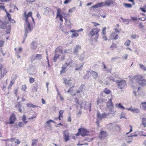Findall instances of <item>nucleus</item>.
Listing matches in <instances>:
<instances>
[{
  "mask_svg": "<svg viewBox=\"0 0 146 146\" xmlns=\"http://www.w3.org/2000/svg\"><path fill=\"white\" fill-rule=\"evenodd\" d=\"M125 139L127 141V143L128 144H130L132 142L133 139L130 136H129L126 137Z\"/></svg>",
  "mask_w": 146,
  "mask_h": 146,
  "instance_id": "nucleus-23",
  "label": "nucleus"
},
{
  "mask_svg": "<svg viewBox=\"0 0 146 146\" xmlns=\"http://www.w3.org/2000/svg\"><path fill=\"white\" fill-rule=\"evenodd\" d=\"M16 117L14 114H12L10 118V122L9 124H13L16 120Z\"/></svg>",
  "mask_w": 146,
  "mask_h": 146,
  "instance_id": "nucleus-15",
  "label": "nucleus"
},
{
  "mask_svg": "<svg viewBox=\"0 0 146 146\" xmlns=\"http://www.w3.org/2000/svg\"><path fill=\"white\" fill-rule=\"evenodd\" d=\"M102 100L99 99H98L97 100V104L98 105H100V104L102 102Z\"/></svg>",
  "mask_w": 146,
  "mask_h": 146,
  "instance_id": "nucleus-50",
  "label": "nucleus"
},
{
  "mask_svg": "<svg viewBox=\"0 0 146 146\" xmlns=\"http://www.w3.org/2000/svg\"><path fill=\"white\" fill-rule=\"evenodd\" d=\"M107 106L110 110V112L111 114V117H112L115 115V111L114 109V107L113 102H112V98H111L109 99L107 102Z\"/></svg>",
  "mask_w": 146,
  "mask_h": 146,
  "instance_id": "nucleus-3",
  "label": "nucleus"
},
{
  "mask_svg": "<svg viewBox=\"0 0 146 146\" xmlns=\"http://www.w3.org/2000/svg\"><path fill=\"white\" fill-rule=\"evenodd\" d=\"M15 138H12L10 139H8L7 140H3V141H10L11 142H13V141H15Z\"/></svg>",
  "mask_w": 146,
  "mask_h": 146,
  "instance_id": "nucleus-41",
  "label": "nucleus"
},
{
  "mask_svg": "<svg viewBox=\"0 0 146 146\" xmlns=\"http://www.w3.org/2000/svg\"><path fill=\"white\" fill-rule=\"evenodd\" d=\"M32 13L31 12H29L27 14H26V12H25L24 13V16L25 17V21H29L28 18L30 17H32Z\"/></svg>",
  "mask_w": 146,
  "mask_h": 146,
  "instance_id": "nucleus-13",
  "label": "nucleus"
},
{
  "mask_svg": "<svg viewBox=\"0 0 146 146\" xmlns=\"http://www.w3.org/2000/svg\"><path fill=\"white\" fill-rule=\"evenodd\" d=\"M62 50L59 48H57L56 49L55 51V54L53 58V61L54 62H56L57 59L60 56V54L59 53H62Z\"/></svg>",
  "mask_w": 146,
  "mask_h": 146,
  "instance_id": "nucleus-7",
  "label": "nucleus"
},
{
  "mask_svg": "<svg viewBox=\"0 0 146 146\" xmlns=\"http://www.w3.org/2000/svg\"><path fill=\"white\" fill-rule=\"evenodd\" d=\"M110 47L113 50L114 49L116 48L117 45L113 43L112 44L111 46Z\"/></svg>",
  "mask_w": 146,
  "mask_h": 146,
  "instance_id": "nucleus-42",
  "label": "nucleus"
},
{
  "mask_svg": "<svg viewBox=\"0 0 146 146\" xmlns=\"http://www.w3.org/2000/svg\"><path fill=\"white\" fill-rule=\"evenodd\" d=\"M103 67L104 70L107 71L108 72H110L111 71V69H107L106 67L104 64H103Z\"/></svg>",
  "mask_w": 146,
  "mask_h": 146,
  "instance_id": "nucleus-53",
  "label": "nucleus"
},
{
  "mask_svg": "<svg viewBox=\"0 0 146 146\" xmlns=\"http://www.w3.org/2000/svg\"><path fill=\"white\" fill-rule=\"evenodd\" d=\"M78 34L77 33H74L72 34V35L71 36V37L72 38H74L75 37H77L78 36Z\"/></svg>",
  "mask_w": 146,
  "mask_h": 146,
  "instance_id": "nucleus-46",
  "label": "nucleus"
},
{
  "mask_svg": "<svg viewBox=\"0 0 146 146\" xmlns=\"http://www.w3.org/2000/svg\"><path fill=\"white\" fill-rule=\"evenodd\" d=\"M92 23L94 24V26L95 27L100 25L99 24L94 22H92Z\"/></svg>",
  "mask_w": 146,
  "mask_h": 146,
  "instance_id": "nucleus-60",
  "label": "nucleus"
},
{
  "mask_svg": "<svg viewBox=\"0 0 146 146\" xmlns=\"http://www.w3.org/2000/svg\"><path fill=\"white\" fill-rule=\"evenodd\" d=\"M124 118L126 119L125 117V114L123 112L121 114L120 118Z\"/></svg>",
  "mask_w": 146,
  "mask_h": 146,
  "instance_id": "nucleus-47",
  "label": "nucleus"
},
{
  "mask_svg": "<svg viewBox=\"0 0 146 146\" xmlns=\"http://www.w3.org/2000/svg\"><path fill=\"white\" fill-rule=\"evenodd\" d=\"M36 54L32 55L30 57V59L31 62H33L35 60H36Z\"/></svg>",
  "mask_w": 146,
  "mask_h": 146,
  "instance_id": "nucleus-30",
  "label": "nucleus"
},
{
  "mask_svg": "<svg viewBox=\"0 0 146 146\" xmlns=\"http://www.w3.org/2000/svg\"><path fill=\"white\" fill-rule=\"evenodd\" d=\"M64 139L65 141H67L70 140L69 134L68 131H65L63 132Z\"/></svg>",
  "mask_w": 146,
  "mask_h": 146,
  "instance_id": "nucleus-12",
  "label": "nucleus"
},
{
  "mask_svg": "<svg viewBox=\"0 0 146 146\" xmlns=\"http://www.w3.org/2000/svg\"><path fill=\"white\" fill-rule=\"evenodd\" d=\"M75 102L76 103V104H78L81 106V108H82V102L80 101L79 102L78 100V99L77 98H76L75 99Z\"/></svg>",
  "mask_w": 146,
  "mask_h": 146,
  "instance_id": "nucleus-32",
  "label": "nucleus"
},
{
  "mask_svg": "<svg viewBox=\"0 0 146 146\" xmlns=\"http://www.w3.org/2000/svg\"><path fill=\"white\" fill-rule=\"evenodd\" d=\"M103 92L106 94H110L111 91L109 89H108L106 88L103 91Z\"/></svg>",
  "mask_w": 146,
  "mask_h": 146,
  "instance_id": "nucleus-37",
  "label": "nucleus"
},
{
  "mask_svg": "<svg viewBox=\"0 0 146 146\" xmlns=\"http://www.w3.org/2000/svg\"><path fill=\"white\" fill-rule=\"evenodd\" d=\"M84 85H82L79 88V90L80 91V92H82L83 91V89L84 87Z\"/></svg>",
  "mask_w": 146,
  "mask_h": 146,
  "instance_id": "nucleus-49",
  "label": "nucleus"
},
{
  "mask_svg": "<svg viewBox=\"0 0 146 146\" xmlns=\"http://www.w3.org/2000/svg\"><path fill=\"white\" fill-rule=\"evenodd\" d=\"M78 133L80 132V135L84 137L87 136L88 134V131L84 129H78Z\"/></svg>",
  "mask_w": 146,
  "mask_h": 146,
  "instance_id": "nucleus-11",
  "label": "nucleus"
},
{
  "mask_svg": "<svg viewBox=\"0 0 146 146\" xmlns=\"http://www.w3.org/2000/svg\"><path fill=\"white\" fill-rule=\"evenodd\" d=\"M11 29V27H9L8 29L6 31V33H10V30Z\"/></svg>",
  "mask_w": 146,
  "mask_h": 146,
  "instance_id": "nucleus-64",
  "label": "nucleus"
},
{
  "mask_svg": "<svg viewBox=\"0 0 146 146\" xmlns=\"http://www.w3.org/2000/svg\"><path fill=\"white\" fill-rule=\"evenodd\" d=\"M111 114V113H103L102 114H100L99 112H98L97 114V118L100 120H102L103 118H106L108 116H110V117Z\"/></svg>",
  "mask_w": 146,
  "mask_h": 146,
  "instance_id": "nucleus-6",
  "label": "nucleus"
},
{
  "mask_svg": "<svg viewBox=\"0 0 146 146\" xmlns=\"http://www.w3.org/2000/svg\"><path fill=\"white\" fill-rule=\"evenodd\" d=\"M24 124L23 122H19L18 123H15L14 126L16 128L21 127L24 125Z\"/></svg>",
  "mask_w": 146,
  "mask_h": 146,
  "instance_id": "nucleus-18",
  "label": "nucleus"
},
{
  "mask_svg": "<svg viewBox=\"0 0 146 146\" xmlns=\"http://www.w3.org/2000/svg\"><path fill=\"white\" fill-rule=\"evenodd\" d=\"M141 124L143 125L144 127H146V118L143 117L142 118Z\"/></svg>",
  "mask_w": 146,
  "mask_h": 146,
  "instance_id": "nucleus-25",
  "label": "nucleus"
},
{
  "mask_svg": "<svg viewBox=\"0 0 146 146\" xmlns=\"http://www.w3.org/2000/svg\"><path fill=\"white\" fill-rule=\"evenodd\" d=\"M26 86L25 85H24L22 86V90L23 91H25L26 89Z\"/></svg>",
  "mask_w": 146,
  "mask_h": 146,
  "instance_id": "nucleus-57",
  "label": "nucleus"
},
{
  "mask_svg": "<svg viewBox=\"0 0 146 146\" xmlns=\"http://www.w3.org/2000/svg\"><path fill=\"white\" fill-rule=\"evenodd\" d=\"M73 63V61L70 59H68L66 63L62 67V70L60 71L61 73L64 72L65 71L66 68L68 65H70Z\"/></svg>",
  "mask_w": 146,
  "mask_h": 146,
  "instance_id": "nucleus-8",
  "label": "nucleus"
},
{
  "mask_svg": "<svg viewBox=\"0 0 146 146\" xmlns=\"http://www.w3.org/2000/svg\"><path fill=\"white\" fill-rule=\"evenodd\" d=\"M84 53H83V54H84ZM84 58V54H83L79 58V60H83Z\"/></svg>",
  "mask_w": 146,
  "mask_h": 146,
  "instance_id": "nucleus-55",
  "label": "nucleus"
},
{
  "mask_svg": "<svg viewBox=\"0 0 146 146\" xmlns=\"http://www.w3.org/2000/svg\"><path fill=\"white\" fill-rule=\"evenodd\" d=\"M100 29L97 28H94L91 30L90 31L89 35L91 38L94 37L95 39H98L99 36V33Z\"/></svg>",
  "mask_w": 146,
  "mask_h": 146,
  "instance_id": "nucleus-2",
  "label": "nucleus"
},
{
  "mask_svg": "<svg viewBox=\"0 0 146 146\" xmlns=\"http://www.w3.org/2000/svg\"><path fill=\"white\" fill-rule=\"evenodd\" d=\"M131 43V41L129 40H125L124 43L125 45L126 46H129Z\"/></svg>",
  "mask_w": 146,
  "mask_h": 146,
  "instance_id": "nucleus-36",
  "label": "nucleus"
},
{
  "mask_svg": "<svg viewBox=\"0 0 146 146\" xmlns=\"http://www.w3.org/2000/svg\"><path fill=\"white\" fill-rule=\"evenodd\" d=\"M133 79V81H136L142 86H144L146 85V80L142 76L139 75L135 76Z\"/></svg>",
  "mask_w": 146,
  "mask_h": 146,
  "instance_id": "nucleus-1",
  "label": "nucleus"
},
{
  "mask_svg": "<svg viewBox=\"0 0 146 146\" xmlns=\"http://www.w3.org/2000/svg\"><path fill=\"white\" fill-rule=\"evenodd\" d=\"M65 13H62L60 9L58 8L57 9V13L56 18H58L61 22L63 21V18L65 16Z\"/></svg>",
  "mask_w": 146,
  "mask_h": 146,
  "instance_id": "nucleus-5",
  "label": "nucleus"
},
{
  "mask_svg": "<svg viewBox=\"0 0 146 146\" xmlns=\"http://www.w3.org/2000/svg\"><path fill=\"white\" fill-rule=\"evenodd\" d=\"M15 107L17 110H18L19 108V107L20 108H21V106L19 102H18L17 104L15 105Z\"/></svg>",
  "mask_w": 146,
  "mask_h": 146,
  "instance_id": "nucleus-40",
  "label": "nucleus"
},
{
  "mask_svg": "<svg viewBox=\"0 0 146 146\" xmlns=\"http://www.w3.org/2000/svg\"><path fill=\"white\" fill-rule=\"evenodd\" d=\"M106 35H102V39L106 41L107 40V38Z\"/></svg>",
  "mask_w": 146,
  "mask_h": 146,
  "instance_id": "nucleus-48",
  "label": "nucleus"
},
{
  "mask_svg": "<svg viewBox=\"0 0 146 146\" xmlns=\"http://www.w3.org/2000/svg\"><path fill=\"white\" fill-rule=\"evenodd\" d=\"M20 143V141L18 139H15V143H17V144H19Z\"/></svg>",
  "mask_w": 146,
  "mask_h": 146,
  "instance_id": "nucleus-61",
  "label": "nucleus"
},
{
  "mask_svg": "<svg viewBox=\"0 0 146 146\" xmlns=\"http://www.w3.org/2000/svg\"><path fill=\"white\" fill-rule=\"evenodd\" d=\"M116 105L117 107H118L119 108L123 110H124L125 109V108L123 106H122L121 104H116Z\"/></svg>",
  "mask_w": 146,
  "mask_h": 146,
  "instance_id": "nucleus-39",
  "label": "nucleus"
},
{
  "mask_svg": "<svg viewBox=\"0 0 146 146\" xmlns=\"http://www.w3.org/2000/svg\"><path fill=\"white\" fill-rule=\"evenodd\" d=\"M72 0H65V1L64 2V4H67L68 3H70Z\"/></svg>",
  "mask_w": 146,
  "mask_h": 146,
  "instance_id": "nucleus-56",
  "label": "nucleus"
},
{
  "mask_svg": "<svg viewBox=\"0 0 146 146\" xmlns=\"http://www.w3.org/2000/svg\"><path fill=\"white\" fill-rule=\"evenodd\" d=\"M118 87L120 89H122L126 85L125 81L124 80H119L116 81Z\"/></svg>",
  "mask_w": 146,
  "mask_h": 146,
  "instance_id": "nucleus-9",
  "label": "nucleus"
},
{
  "mask_svg": "<svg viewBox=\"0 0 146 146\" xmlns=\"http://www.w3.org/2000/svg\"><path fill=\"white\" fill-rule=\"evenodd\" d=\"M118 38V35H115V36H114V37H113L112 38V39H114V40H116Z\"/></svg>",
  "mask_w": 146,
  "mask_h": 146,
  "instance_id": "nucleus-59",
  "label": "nucleus"
},
{
  "mask_svg": "<svg viewBox=\"0 0 146 146\" xmlns=\"http://www.w3.org/2000/svg\"><path fill=\"white\" fill-rule=\"evenodd\" d=\"M81 49V46L79 45H77L74 49L73 53L75 54H77L79 51Z\"/></svg>",
  "mask_w": 146,
  "mask_h": 146,
  "instance_id": "nucleus-14",
  "label": "nucleus"
},
{
  "mask_svg": "<svg viewBox=\"0 0 146 146\" xmlns=\"http://www.w3.org/2000/svg\"><path fill=\"white\" fill-rule=\"evenodd\" d=\"M91 74L92 76L94 78L96 79L98 76V74L97 73L94 71H92L91 72Z\"/></svg>",
  "mask_w": 146,
  "mask_h": 146,
  "instance_id": "nucleus-29",
  "label": "nucleus"
},
{
  "mask_svg": "<svg viewBox=\"0 0 146 146\" xmlns=\"http://www.w3.org/2000/svg\"><path fill=\"white\" fill-rule=\"evenodd\" d=\"M64 112V111L63 110H61L59 111L58 119L59 120H61V118H63V113Z\"/></svg>",
  "mask_w": 146,
  "mask_h": 146,
  "instance_id": "nucleus-26",
  "label": "nucleus"
},
{
  "mask_svg": "<svg viewBox=\"0 0 146 146\" xmlns=\"http://www.w3.org/2000/svg\"><path fill=\"white\" fill-rule=\"evenodd\" d=\"M36 60H40L42 59V56L41 54H36Z\"/></svg>",
  "mask_w": 146,
  "mask_h": 146,
  "instance_id": "nucleus-28",
  "label": "nucleus"
},
{
  "mask_svg": "<svg viewBox=\"0 0 146 146\" xmlns=\"http://www.w3.org/2000/svg\"><path fill=\"white\" fill-rule=\"evenodd\" d=\"M64 18L65 20V25H66L68 27H69L70 28H71V23L70 21L69 20L66 19V16H64V17L63 18Z\"/></svg>",
  "mask_w": 146,
  "mask_h": 146,
  "instance_id": "nucleus-17",
  "label": "nucleus"
},
{
  "mask_svg": "<svg viewBox=\"0 0 146 146\" xmlns=\"http://www.w3.org/2000/svg\"><path fill=\"white\" fill-rule=\"evenodd\" d=\"M5 7L4 6L1 5L0 6V10H5Z\"/></svg>",
  "mask_w": 146,
  "mask_h": 146,
  "instance_id": "nucleus-63",
  "label": "nucleus"
},
{
  "mask_svg": "<svg viewBox=\"0 0 146 146\" xmlns=\"http://www.w3.org/2000/svg\"><path fill=\"white\" fill-rule=\"evenodd\" d=\"M75 9V8H73L71 9H69L68 10V12L70 13H72L73 12L74 10Z\"/></svg>",
  "mask_w": 146,
  "mask_h": 146,
  "instance_id": "nucleus-62",
  "label": "nucleus"
},
{
  "mask_svg": "<svg viewBox=\"0 0 146 146\" xmlns=\"http://www.w3.org/2000/svg\"><path fill=\"white\" fill-rule=\"evenodd\" d=\"M139 66L141 69L144 71H146V67L145 66L141 64H139Z\"/></svg>",
  "mask_w": 146,
  "mask_h": 146,
  "instance_id": "nucleus-34",
  "label": "nucleus"
},
{
  "mask_svg": "<svg viewBox=\"0 0 146 146\" xmlns=\"http://www.w3.org/2000/svg\"><path fill=\"white\" fill-rule=\"evenodd\" d=\"M7 72V71L5 69H4L2 72V71H1V77H3L5 75Z\"/></svg>",
  "mask_w": 146,
  "mask_h": 146,
  "instance_id": "nucleus-33",
  "label": "nucleus"
},
{
  "mask_svg": "<svg viewBox=\"0 0 146 146\" xmlns=\"http://www.w3.org/2000/svg\"><path fill=\"white\" fill-rule=\"evenodd\" d=\"M64 80L66 85L69 86L71 84V80L70 79L64 78Z\"/></svg>",
  "mask_w": 146,
  "mask_h": 146,
  "instance_id": "nucleus-24",
  "label": "nucleus"
},
{
  "mask_svg": "<svg viewBox=\"0 0 146 146\" xmlns=\"http://www.w3.org/2000/svg\"><path fill=\"white\" fill-rule=\"evenodd\" d=\"M37 44L36 42H33L31 43V47L32 49L35 50L37 48Z\"/></svg>",
  "mask_w": 146,
  "mask_h": 146,
  "instance_id": "nucleus-21",
  "label": "nucleus"
},
{
  "mask_svg": "<svg viewBox=\"0 0 146 146\" xmlns=\"http://www.w3.org/2000/svg\"><path fill=\"white\" fill-rule=\"evenodd\" d=\"M83 67V65H81L80 66L79 68H77L76 69H75V70H82V68Z\"/></svg>",
  "mask_w": 146,
  "mask_h": 146,
  "instance_id": "nucleus-54",
  "label": "nucleus"
},
{
  "mask_svg": "<svg viewBox=\"0 0 146 146\" xmlns=\"http://www.w3.org/2000/svg\"><path fill=\"white\" fill-rule=\"evenodd\" d=\"M113 3V0H106L105 3L102 2L100 3V7L107 6H109Z\"/></svg>",
  "mask_w": 146,
  "mask_h": 146,
  "instance_id": "nucleus-10",
  "label": "nucleus"
},
{
  "mask_svg": "<svg viewBox=\"0 0 146 146\" xmlns=\"http://www.w3.org/2000/svg\"><path fill=\"white\" fill-rule=\"evenodd\" d=\"M100 7V3H98L92 6V8L93 9H94L95 8H97Z\"/></svg>",
  "mask_w": 146,
  "mask_h": 146,
  "instance_id": "nucleus-43",
  "label": "nucleus"
},
{
  "mask_svg": "<svg viewBox=\"0 0 146 146\" xmlns=\"http://www.w3.org/2000/svg\"><path fill=\"white\" fill-rule=\"evenodd\" d=\"M6 27V24L5 23L0 21V28L2 29H3Z\"/></svg>",
  "mask_w": 146,
  "mask_h": 146,
  "instance_id": "nucleus-27",
  "label": "nucleus"
},
{
  "mask_svg": "<svg viewBox=\"0 0 146 146\" xmlns=\"http://www.w3.org/2000/svg\"><path fill=\"white\" fill-rule=\"evenodd\" d=\"M106 27H104L102 30V35H106Z\"/></svg>",
  "mask_w": 146,
  "mask_h": 146,
  "instance_id": "nucleus-45",
  "label": "nucleus"
},
{
  "mask_svg": "<svg viewBox=\"0 0 146 146\" xmlns=\"http://www.w3.org/2000/svg\"><path fill=\"white\" fill-rule=\"evenodd\" d=\"M107 135L106 132L103 131L102 130H101L100 132L99 137L100 138H103L106 137Z\"/></svg>",
  "mask_w": 146,
  "mask_h": 146,
  "instance_id": "nucleus-16",
  "label": "nucleus"
},
{
  "mask_svg": "<svg viewBox=\"0 0 146 146\" xmlns=\"http://www.w3.org/2000/svg\"><path fill=\"white\" fill-rule=\"evenodd\" d=\"M35 81L34 79L33 78H30L29 82L31 83H33Z\"/></svg>",
  "mask_w": 146,
  "mask_h": 146,
  "instance_id": "nucleus-51",
  "label": "nucleus"
},
{
  "mask_svg": "<svg viewBox=\"0 0 146 146\" xmlns=\"http://www.w3.org/2000/svg\"><path fill=\"white\" fill-rule=\"evenodd\" d=\"M83 105L84 106H89L90 107V106L91 105V104H89L86 102L84 103Z\"/></svg>",
  "mask_w": 146,
  "mask_h": 146,
  "instance_id": "nucleus-52",
  "label": "nucleus"
},
{
  "mask_svg": "<svg viewBox=\"0 0 146 146\" xmlns=\"http://www.w3.org/2000/svg\"><path fill=\"white\" fill-rule=\"evenodd\" d=\"M131 111L133 113H139L140 112V110L138 108H133L132 109Z\"/></svg>",
  "mask_w": 146,
  "mask_h": 146,
  "instance_id": "nucleus-35",
  "label": "nucleus"
},
{
  "mask_svg": "<svg viewBox=\"0 0 146 146\" xmlns=\"http://www.w3.org/2000/svg\"><path fill=\"white\" fill-rule=\"evenodd\" d=\"M140 108L144 111H146V102H142L140 105Z\"/></svg>",
  "mask_w": 146,
  "mask_h": 146,
  "instance_id": "nucleus-19",
  "label": "nucleus"
},
{
  "mask_svg": "<svg viewBox=\"0 0 146 146\" xmlns=\"http://www.w3.org/2000/svg\"><path fill=\"white\" fill-rule=\"evenodd\" d=\"M123 5L126 7L131 8L132 7V6L130 4L124 3Z\"/></svg>",
  "mask_w": 146,
  "mask_h": 146,
  "instance_id": "nucleus-38",
  "label": "nucleus"
},
{
  "mask_svg": "<svg viewBox=\"0 0 146 146\" xmlns=\"http://www.w3.org/2000/svg\"><path fill=\"white\" fill-rule=\"evenodd\" d=\"M64 52L65 53H73V52L72 50H69V49L65 50L64 51Z\"/></svg>",
  "mask_w": 146,
  "mask_h": 146,
  "instance_id": "nucleus-44",
  "label": "nucleus"
},
{
  "mask_svg": "<svg viewBox=\"0 0 146 146\" xmlns=\"http://www.w3.org/2000/svg\"><path fill=\"white\" fill-rule=\"evenodd\" d=\"M51 122H53V123L54 122V121H53L52 120H50L46 122V123H47V124H48L49 125H50V123Z\"/></svg>",
  "mask_w": 146,
  "mask_h": 146,
  "instance_id": "nucleus-58",
  "label": "nucleus"
},
{
  "mask_svg": "<svg viewBox=\"0 0 146 146\" xmlns=\"http://www.w3.org/2000/svg\"><path fill=\"white\" fill-rule=\"evenodd\" d=\"M22 119L23 123L25 124H26L27 123L28 121H26V117L25 115H24L22 117Z\"/></svg>",
  "mask_w": 146,
  "mask_h": 146,
  "instance_id": "nucleus-31",
  "label": "nucleus"
},
{
  "mask_svg": "<svg viewBox=\"0 0 146 146\" xmlns=\"http://www.w3.org/2000/svg\"><path fill=\"white\" fill-rule=\"evenodd\" d=\"M22 48L20 47L19 48V50L18 51H17L16 52V55L17 56L18 58H21L20 56L19 55V54L21 53L22 51Z\"/></svg>",
  "mask_w": 146,
  "mask_h": 146,
  "instance_id": "nucleus-22",
  "label": "nucleus"
},
{
  "mask_svg": "<svg viewBox=\"0 0 146 146\" xmlns=\"http://www.w3.org/2000/svg\"><path fill=\"white\" fill-rule=\"evenodd\" d=\"M24 29L25 31V38L27 36V34L32 31L33 29V27L31 26L29 21H25L24 24Z\"/></svg>",
  "mask_w": 146,
  "mask_h": 146,
  "instance_id": "nucleus-4",
  "label": "nucleus"
},
{
  "mask_svg": "<svg viewBox=\"0 0 146 146\" xmlns=\"http://www.w3.org/2000/svg\"><path fill=\"white\" fill-rule=\"evenodd\" d=\"M29 69L30 72H34L36 71L35 66H33L32 64L29 65Z\"/></svg>",
  "mask_w": 146,
  "mask_h": 146,
  "instance_id": "nucleus-20",
  "label": "nucleus"
}]
</instances>
